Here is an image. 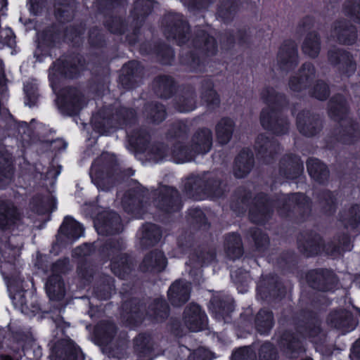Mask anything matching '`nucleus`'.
<instances>
[{"instance_id":"f257e3e1","label":"nucleus","mask_w":360,"mask_h":360,"mask_svg":"<svg viewBox=\"0 0 360 360\" xmlns=\"http://www.w3.org/2000/svg\"><path fill=\"white\" fill-rule=\"evenodd\" d=\"M231 210L245 214L248 207L250 221L257 225L266 224L273 217L276 208L281 218L301 224L309 219L312 211L311 199L302 192L274 194L260 191L252 198L250 190L238 187L230 198Z\"/></svg>"},{"instance_id":"f03ea898","label":"nucleus","mask_w":360,"mask_h":360,"mask_svg":"<svg viewBox=\"0 0 360 360\" xmlns=\"http://www.w3.org/2000/svg\"><path fill=\"white\" fill-rule=\"evenodd\" d=\"M290 323L295 332L285 329L280 332L276 344L280 352L285 356L297 358L305 352L302 338H316L322 331V321L319 312L308 308H302L294 312L290 317Z\"/></svg>"},{"instance_id":"7ed1b4c3","label":"nucleus","mask_w":360,"mask_h":360,"mask_svg":"<svg viewBox=\"0 0 360 360\" xmlns=\"http://www.w3.org/2000/svg\"><path fill=\"white\" fill-rule=\"evenodd\" d=\"M101 64V55L89 51L85 55L77 51H68L54 60L49 68V82L52 91L61 86L62 80L79 78L88 67H98Z\"/></svg>"},{"instance_id":"20e7f679","label":"nucleus","mask_w":360,"mask_h":360,"mask_svg":"<svg viewBox=\"0 0 360 360\" xmlns=\"http://www.w3.org/2000/svg\"><path fill=\"white\" fill-rule=\"evenodd\" d=\"M170 308L164 297H155L148 304L144 298L131 297L121 304V318L127 326H141L145 321L162 323L169 317Z\"/></svg>"},{"instance_id":"39448f33","label":"nucleus","mask_w":360,"mask_h":360,"mask_svg":"<svg viewBox=\"0 0 360 360\" xmlns=\"http://www.w3.org/2000/svg\"><path fill=\"white\" fill-rule=\"evenodd\" d=\"M328 115L338 124L331 129L326 137L327 145L330 141L345 146H353L360 140L359 124L353 120L346 124L344 121L349 113V106L345 97L341 94H335L328 103Z\"/></svg>"},{"instance_id":"423d86ee","label":"nucleus","mask_w":360,"mask_h":360,"mask_svg":"<svg viewBox=\"0 0 360 360\" xmlns=\"http://www.w3.org/2000/svg\"><path fill=\"white\" fill-rule=\"evenodd\" d=\"M261 98L268 105L260 112L259 121L262 128L276 136L287 134L290 122L281 112L288 103L285 94L276 91L272 86H266L262 89Z\"/></svg>"},{"instance_id":"0eeeda50","label":"nucleus","mask_w":360,"mask_h":360,"mask_svg":"<svg viewBox=\"0 0 360 360\" xmlns=\"http://www.w3.org/2000/svg\"><path fill=\"white\" fill-rule=\"evenodd\" d=\"M91 122L96 131L104 134L110 129L134 126L137 122V113L132 108L123 105H104L94 115Z\"/></svg>"},{"instance_id":"6e6552de","label":"nucleus","mask_w":360,"mask_h":360,"mask_svg":"<svg viewBox=\"0 0 360 360\" xmlns=\"http://www.w3.org/2000/svg\"><path fill=\"white\" fill-rule=\"evenodd\" d=\"M153 203L158 211L162 214L160 221L169 222L174 214L181 211L184 207L182 197L178 189L172 186L165 185L154 194Z\"/></svg>"},{"instance_id":"1a4fd4ad","label":"nucleus","mask_w":360,"mask_h":360,"mask_svg":"<svg viewBox=\"0 0 360 360\" xmlns=\"http://www.w3.org/2000/svg\"><path fill=\"white\" fill-rule=\"evenodd\" d=\"M53 92L56 96L58 109L63 115L73 117L79 114L85 104V100L84 94L78 87L60 86Z\"/></svg>"},{"instance_id":"9d476101","label":"nucleus","mask_w":360,"mask_h":360,"mask_svg":"<svg viewBox=\"0 0 360 360\" xmlns=\"http://www.w3.org/2000/svg\"><path fill=\"white\" fill-rule=\"evenodd\" d=\"M162 26L167 39L174 41L178 46L188 42L191 25L183 14L173 12L165 14L162 20Z\"/></svg>"},{"instance_id":"9b49d317","label":"nucleus","mask_w":360,"mask_h":360,"mask_svg":"<svg viewBox=\"0 0 360 360\" xmlns=\"http://www.w3.org/2000/svg\"><path fill=\"white\" fill-rule=\"evenodd\" d=\"M257 295L267 302L278 303L282 301L287 294V289L280 277L275 274L262 276L257 284Z\"/></svg>"},{"instance_id":"f8f14e48","label":"nucleus","mask_w":360,"mask_h":360,"mask_svg":"<svg viewBox=\"0 0 360 360\" xmlns=\"http://www.w3.org/2000/svg\"><path fill=\"white\" fill-rule=\"evenodd\" d=\"M305 279L309 288L323 292H334L338 283V278L333 270L327 268L309 270L305 274Z\"/></svg>"},{"instance_id":"ddd939ff","label":"nucleus","mask_w":360,"mask_h":360,"mask_svg":"<svg viewBox=\"0 0 360 360\" xmlns=\"http://www.w3.org/2000/svg\"><path fill=\"white\" fill-rule=\"evenodd\" d=\"M297 247L300 253L306 258L316 257L325 250L323 237L313 230L300 233L297 238Z\"/></svg>"},{"instance_id":"4468645a","label":"nucleus","mask_w":360,"mask_h":360,"mask_svg":"<svg viewBox=\"0 0 360 360\" xmlns=\"http://www.w3.org/2000/svg\"><path fill=\"white\" fill-rule=\"evenodd\" d=\"M63 44L62 26L59 23L52 22L38 33L37 49L46 56H49L52 50L60 48Z\"/></svg>"},{"instance_id":"2eb2a0df","label":"nucleus","mask_w":360,"mask_h":360,"mask_svg":"<svg viewBox=\"0 0 360 360\" xmlns=\"http://www.w3.org/2000/svg\"><path fill=\"white\" fill-rule=\"evenodd\" d=\"M144 75V67L137 60H130L122 67L118 79V86L125 91L136 89Z\"/></svg>"},{"instance_id":"dca6fc26","label":"nucleus","mask_w":360,"mask_h":360,"mask_svg":"<svg viewBox=\"0 0 360 360\" xmlns=\"http://www.w3.org/2000/svg\"><path fill=\"white\" fill-rule=\"evenodd\" d=\"M119 173V165L116 160H112L104 166L95 168L90 176L92 183L99 191H108L115 186Z\"/></svg>"},{"instance_id":"f3484780","label":"nucleus","mask_w":360,"mask_h":360,"mask_svg":"<svg viewBox=\"0 0 360 360\" xmlns=\"http://www.w3.org/2000/svg\"><path fill=\"white\" fill-rule=\"evenodd\" d=\"M327 57L329 63L337 68L342 75L349 77L355 72L356 63L349 51L333 47L328 51Z\"/></svg>"},{"instance_id":"a211bd4d","label":"nucleus","mask_w":360,"mask_h":360,"mask_svg":"<svg viewBox=\"0 0 360 360\" xmlns=\"http://www.w3.org/2000/svg\"><path fill=\"white\" fill-rule=\"evenodd\" d=\"M94 226L98 233L101 236L118 234L123 229L120 216L113 210L99 212L94 220Z\"/></svg>"},{"instance_id":"6ab92c4d","label":"nucleus","mask_w":360,"mask_h":360,"mask_svg":"<svg viewBox=\"0 0 360 360\" xmlns=\"http://www.w3.org/2000/svg\"><path fill=\"white\" fill-rule=\"evenodd\" d=\"M148 200V189L135 187L129 189L124 195L122 206L124 211L131 214H141L145 212Z\"/></svg>"},{"instance_id":"aec40b11","label":"nucleus","mask_w":360,"mask_h":360,"mask_svg":"<svg viewBox=\"0 0 360 360\" xmlns=\"http://www.w3.org/2000/svg\"><path fill=\"white\" fill-rule=\"evenodd\" d=\"M296 125L299 132L309 138L319 134L323 127L320 115L309 110H302L297 113Z\"/></svg>"},{"instance_id":"412c9836","label":"nucleus","mask_w":360,"mask_h":360,"mask_svg":"<svg viewBox=\"0 0 360 360\" xmlns=\"http://www.w3.org/2000/svg\"><path fill=\"white\" fill-rule=\"evenodd\" d=\"M276 58L280 70L288 71L295 69L299 63L298 46L295 41L285 39L278 48Z\"/></svg>"},{"instance_id":"4be33fe9","label":"nucleus","mask_w":360,"mask_h":360,"mask_svg":"<svg viewBox=\"0 0 360 360\" xmlns=\"http://www.w3.org/2000/svg\"><path fill=\"white\" fill-rule=\"evenodd\" d=\"M255 149L259 159L265 164H270L279 153L281 144L274 137L260 134L255 140Z\"/></svg>"},{"instance_id":"5701e85b","label":"nucleus","mask_w":360,"mask_h":360,"mask_svg":"<svg viewBox=\"0 0 360 360\" xmlns=\"http://www.w3.org/2000/svg\"><path fill=\"white\" fill-rule=\"evenodd\" d=\"M234 300L224 294L218 293L214 295L210 301V311L219 321L229 322V319H231V313L234 311Z\"/></svg>"},{"instance_id":"b1692460","label":"nucleus","mask_w":360,"mask_h":360,"mask_svg":"<svg viewBox=\"0 0 360 360\" xmlns=\"http://www.w3.org/2000/svg\"><path fill=\"white\" fill-rule=\"evenodd\" d=\"M21 219V213L14 201L0 198V230L3 232L15 228Z\"/></svg>"},{"instance_id":"393cba45","label":"nucleus","mask_w":360,"mask_h":360,"mask_svg":"<svg viewBox=\"0 0 360 360\" xmlns=\"http://www.w3.org/2000/svg\"><path fill=\"white\" fill-rule=\"evenodd\" d=\"M186 326L192 332H199L207 328L208 319L202 307L196 303H190L183 313Z\"/></svg>"},{"instance_id":"a878e982","label":"nucleus","mask_w":360,"mask_h":360,"mask_svg":"<svg viewBox=\"0 0 360 360\" xmlns=\"http://www.w3.org/2000/svg\"><path fill=\"white\" fill-rule=\"evenodd\" d=\"M197 94L191 84H183L180 86L173 98L174 109L181 113L193 111L197 108Z\"/></svg>"},{"instance_id":"bb28decb","label":"nucleus","mask_w":360,"mask_h":360,"mask_svg":"<svg viewBox=\"0 0 360 360\" xmlns=\"http://www.w3.org/2000/svg\"><path fill=\"white\" fill-rule=\"evenodd\" d=\"M279 174L288 180H297L304 173V164L301 158L295 153H286L278 163Z\"/></svg>"},{"instance_id":"cd10ccee","label":"nucleus","mask_w":360,"mask_h":360,"mask_svg":"<svg viewBox=\"0 0 360 360\" xmlns=\"http://www.w3.org/2000/svg\"><path fill=\"white\" fill-rule=\"evenodd\" d=\"M51 360H83L81 348L72 340H60L51 348Z\"/></svg>"},{"instance_id":"c85d7f7f","label":"nucleus","mask_w":360,"mask_h":360,"mask_svg":"<svg viewBox=\"0 0 360 360\" xmlns=\"http://www.w3.org/2000/svg\"><path fill=\"white\" fill-rule=\"evenodd\" d=\"M110 266L115 276L126 280L135 269L136 259L131 253L120 252L111 258Z\"/></svg>"},{"instance_id":"c756f323","label":"nucleus","mask_w":360,"mask_h":360,"mask_svg":"<svg viewBox=\"0 0 360 360\" xmlns=\"http://www.w3.org/2000/svg\"><path fill=\"white\" fill-rule=\"evenodd\" d=\"M316 74V69L311 63H303L295 75L289 79L288 85L291 91L300 93L307 89L311 84Z\"/></svg>"},{"instance_id":"7c9ffc66","label":"nucleus","mask_w":360,"mask_h":360,"mask_svg":"<svg viewBox=\"0 0 360 360\" xmlns=\"http://www.w3.org/2000/svg\"><path fill=\"white\" fill-rule=\"evenodd\" d=\"M192 44L205 57L215 56L218 53L216 38L203 29L198 28L195 30Z\"/></svg>"},{"instance_id":"2f4dec72","label":"nucleus","mask_w":360,"mask_h":360,"mask_svg":"<svg viewBox=\"0 0 360 360\" xmlns=\"http://www.w3.org/2000/svg\"><path fill=\"white\" fill-rule=\"evenodd\" d=\"M332 36L342 45H353L357 39V28L345 19L338 20L333 23Z\"/></svg>"},{"instance_id":"473e14b6","label":"nucleus","mask_w":360,"mask_h":360,"mask_svg":"<svg viewBox=\"0 0 360 360\" xmlns=\"http://www.w3.org/2000/svg\"><path fill=\"white\" fill-rule=\"evenodd\" d=\"M167 264L165 253L154 249L146 253L139 264V270L143 273L159 274L162 272Z\"/></svg>"},{"instance_id":"72a5a7b5","label":"nucleus","mask_w":360,"mask_h":360,"mask_svg":"<svg viewBox=\"0 0 360 360\" xmlns=\"http://www.w3.org/2000/svg\"><path fill=\"white\" fill-rule=\"evenodd\" d=\"M229 192V186L226 180L217 174L205 176L204 198L224 199Z\"/></svg>"},{"instance_id":"f704fd0d","label":"nucleus","mask_w":360,"mask_h":360,"mask_svg":"<svg viewBox=\"0 0 360 360\" xmlns=\"http://www.w3.org/2000/svg\"><path fill=\"white\" fill-rule=\"evenodd\" d=\"M95 243H96V252L104 261L111 262L112 257L127 249L126 242L122 238L97 240Z\"/></svg>"},{"instance_id":"c9c22d12","label":"nucleus","mask_w":360,"mask_h":360,"mask_svg":"<svg viewBox=\"0 0 360 360\" xmlns=\"http://www.w3.org/2000/svg\"><path fill=\"white\" fill-rule=\"evenodd\" d=\"M189 143L196 157L208 153L213 143L212 131L207 127L198 129L192 135Z\"/></svg>"},{"instance_id":"e433bc0d","label":"nucleus","mask_w":360,"mask_h":360,"mask_svg":"<svg viewBox=\"0 0 360 360\" xmlns=\"http://www.w3.org/2000/svg\"><path fill=\"white\" fill-rule=\"evenodd\" d=\"M338 192L328 188H321L315 193V198L320 207L321 212L327 217L333 216L338 207Z\"/></svg>"},{"instance_id":"4c0bfd02","label":"nucleus","mask_w":360,"mask_h":360,"mask_svg":"<svg viewBox=\"0 0 360 360\" xmlns=\"http://www.w3.org/2000/svg\"><path fill=\"white\" fill-rule=\"evenodd\" d=\"M179 85L174 77L168 75H160L153 79V91L162 99L173 98L178 91Z\"/></svg>"},{"instance_id":"58836bf2","label":"nucleus","mask_w":360,"mask_h":360,"mask_svg":"<svg viewBox=\"0 0 360 360\" xmlns=\"http://www.w3.org/2000/svg\"><path fill=\"white\" fill-rule=\"evenodd\" d=\"M191 295V287L183 279L174 281L167 290V298L173 307H181L186 303Z\"/></svg>"},{"instance_id":"ea45409f","label":"nucleus","mask_w":360,"mask_h":360,"mask_svg":"<svg viewBox=\"0 0 360 360\" xmlns=\"http://www.w3.org/2000/svg\"><path fill=\"white\" fill-rule=\"evenodd\" d=\"M327 322L330 327L344 332H349L356 326L352 314L346 309L330 311L327 317Z\"/></svg>"},{"instance_id":"a19ab883","label":"nucleus","mask_w":360,"mask_h":360,"mask_svg":"<svg viewBox=\"0 0 360 360\" xmlns=\"http://www.w3.org/2000/svg\"><path fill=\"white\" fill-rule=\"evenodd\" d=\"M151 136L146 128L140 127L133 129L127 135V141L131 150L136 153H144L148 150Z\"/></svg>"},{"instance_id":"79ce46f5","label":"nucleus","mask_w":360,"mask_h":360,"mask_svg":"<svg viewBox=\"0 0 360 360\" xmlns=\"http://www.w3.org/2000/svg\"><path fill=\"white\" fill-rule=\"evenodd\" d=\"M217 258L215 248L207 243H202L195 247L189 255L191 263L195 266H208Z\"/></svg>"},{"instance_id":"37998d69","label":"nucleus","mask_w":360,"mask_h":360,"mask_svg":"<svg viewBox=\"0 0 360 360\" xmlns=\"http://www.w3.org/2000/svg\"><path fill=\"white\" fill-rule=\"evenodd\" d=\"M307 169L311 179L319 185H327L330 178L328 165L316 158L307 160Z\"/></svg>"},{"instance_id":"c03bdc74","label":"nucleus","mask_w":360,"mask_h":360,"mask_svg":"<svg viewBox=\"0 0 360 360\" xmlns=\"http://www.w3.org/2000/svg\"><path fill=\"white\" fill-rule=\"evenodd\" d=\"M224 249L229 260L236 261L244 255V246L241 236L237 232H230L225 235Z\"/></svg>"},{"instance_id":"a18cd8bd","label":"nucleus","mask_w":360,"mask_h":360,"mask_svg":"<svg viewBox=\"0 0 360 360\" xmlns=\"http://www.w3.org/2000/svg\"><path fill=\"white\" fill-rule=\"evenodd\" d=\"M255 165L253 153L249 148H243L236 157L233 171L236 177L245 178L252 171Z\"/></svg>"},{"instance_id":"49530a36","label":"nucleus","mask_w":360,"mask_h":360,"mask_svg":"<svg viewBox=\"0 0 360 360\" xmlns=\"http://www.w3.org/2000/svg\"><path fill=\"white\" fill-rule=\"evenodd\" d=\"M140 245L142 249H148L156 245L162 238V229L160 226L146 222L141 226Z\"/></svg>"},{"instance_id":"de8ad7c7","label":"nucleus","mask_w":360,"mask_h":360,"mask_svg":"<svg viewBox=\"0 0 360 360\" xmlns=\"http://www.w3.org/2000/svg\"><path fill=\"white\" fill-rule=\"evenodd\" d=\"M275 326L273 311L266 307L261 308L255 316V330L262 336H269Z\"/></svg>"},{"instance_id":"09e8293b","label":"nucleus","mask_w":360,"mask_h":360,"mask_svg":"<svg viewBox=\"0 0 360 360\" xmlns=\"http://www.w3.org/2000/svg\"><path fill=\"white\" fill-rule=\"evenodd\" d=\"M200 98L209 110H216L221 103L220 96L214 89L211 78H205L200 83Z\"/></svg>"},{"instance_id":"8fccbe9b","label":"nucleus","mask_w":360,"mask_h":360,"mask_svg":"<svg viewBox=\"0 0 360 360\" xmlns=\"http://www.w3.org/2000/svg\"><path fill=\"white\" fill-rule=\"evenodd\" d=\"M76 0H53V15L59 22H70L75 16Z\"/></svg>"},{"instance_id":"3c124183","label":"nucleus","mask_w":360,"mask_h":360,"mask_svg":"<svg viewBox=\"0 0 360 360\" xmlns=\"http://www.w3.org/2000/svg\"><path fill=\"white\" fill-rule=\"evenodd\" d=\"M86 24L83 22L73 23L62 27L63 43L71 45L72 47H79L83 41L86 32Z\"/></svg>"},{"instance_id":"603ef678","label":"nucleus","mask_w":360,"mask_h":360,"mask_svg":"<svg viewBox=\"0 0 360 360\" xmlns=\"http://www.w3.org/2000/svg\"><path fill=\"white\" fill-rule=\"evenodd\" d=\"M255 316L251 307L244 309L240 314L233 323L235 330L239 337L245 338L252 333L255 329Z\"/></svg>"},{"instance_id":"864d4df0","label":"nucleus","mask_w":360,"mask_h":360,"mask_svg":"<svg viewBox=\"0 0 360 360\" xmlns=\"http://www.w3.org/2000/svg\"><path fill=\"white\" fill-rule=\"evenodd\" d=\"M143 115L147 122L159 124L166 119L167 113L165 105L158 101H150L144 104Z\"/></svg>"},{"instance_id":"5fc2aeb1","label":"nucleus","mask_w":360,"mask_h":360,"mask_svg":"<svg viewBox=\"0 0 360 360\" xmlns=\"http://www.w3.org/2000/svg\"><path fill=\"white\" fill-rule=\"evenodd\" d=\"M236 122L229 117H221L215 125V135L221 146L228 144L233 137Z\"/></svg>"},{"instance_id":"6e6d98bb","label":"nucleus","mask_w":360,"mask_h":360,"mask_svg":"<svg viewBox=\"0 0 360 360\" xmlns=\"http://www.w3.org/2000/svg\"><path fill=\"white\" fill-rule=\"evenodd\" d=\"M46 292L51 301H60L65 295V285L61 275H50L45 284Z\"/></svg>"},{"instance_id":"4d7b16f0","label":"nucleus","mask_w":360,"mask_h":360,"mask_svg":"<svg viewBox=\"0 0 360 360\" xmlns=\"http://www.w3.org/2000/svg\"><path fill=\"white\" fill-rule=\"evenodd\" d=\"M115 324L109 321H103L97 323L94 328V336L100 345L110 343L117 333Z\"/></svg>"},{"instance_id":"13d9d810","label":"nucleus","mask_w":360,"mask_h":360,"mask_svg":"<svg viewBox=\"0 0 360 360\" xmlns=\"http://www.w3.org/2000/svg\"><path fill=\"white\" fill-rule=\"evenodd\" d=\"M15 167L11 155L0 151V190L6 189L13 178Z\"/></svg>"},{"instance_id":"bf43d9fd","label":"nucleus","mask_w":360,"mask_h":360,"mask_svg":"<svg viewBox=\"0 0 360 360\" xmlns=\"http://www.w3.org/2000/svg\"><path fill=\"white\" fill-rule=\"evenodd\" d=\"M170 152L173 162L176 164L191 162L196 158L191 145L181 141H176L172 144Z\"/></svg>"},{"instance_id":"052dcab7","label":"nucleus","mask_w":360,"mask_h":360,"mask_svg":"<svg viewBox=\"0 0 360 360\" xmlns=\"http://www.w3.org/2000/svg\"><path fill=\"white\" fill-rule=\"evenodd\" d=\"M134 350L139 358L150 357L154 352V342L150 334L141 333L134 339Z\"/></svg>"},{"instance_id":"680f3d73","label":"nucleus","mask_w":360,"mask_h":360,"mask_svg":"<svg viewBox=\"0 0 360 360\" xmlns=\"http://www.w3.org/2000/svg\"><path fill=\"white\" fill-rule=\"evenodd\" d=\"M32 210L37 214H45L56 208V200L51 195L40 193L34 195L30 200Z\"/></svg>"},{"instance_id":"e2e57ef3","label":"nucleus","mask_w":360,"mask_h":360,"mask_svg":"<svg viewBox=\"0 0 360 360\" xmlns=\"http://www.w3.org/2000/svg\"><path fill=\"white\" fill-rule=\"evenodd\" d=\"M205 176L192 175L188 177L184 184L185 193L195 200L204 199Z\"/></svg>"},{"instance_id":"0e129e2a","label":"nucleus","mask_w":360,"mask_h":360,"mask_svg":"<svg viewBox=\"0 0 360 360\" xmlns=\"http://www.w3.org/2000/svg\"><path fill=\"white\" fill-rule=\"evenodd\" d=\"M58 233L68 239H78L84 233L83 226L72 216H65L58 229Z\"/></svg>"},{"instance_id":"69168bd1","label":"nucleus","mask_w":360,"mask_h":360,"mask_svg":"<svg viewBox=\"0 0 360 360\" xmlns=\"http://www.w3.org/2000/svg\"><path fill=\"white\" fill-rule=\"evenodd\" d=\"M321 48V37L318 32H309L302 45V50L304 54L311 58L319 56Z\"/></svg>"},{"instance_id":"338daca9","label":"nucleus","mask_w":360,"mask_h":360,"mask_svg":"<svg viewBox=\"0 0 360 360\" xmlns=\"http://www.w3.org/2000/svg\"><path fill=\"white\" fill-rule=\"evenodd\" d=\"M238 11L236 0H221L217 8V15L223 23L230 24Z\"/></svg>"},{"instance_id":"774afa93","label":"nucleus","mask_w":360,"mask_h":360,"mask_svg":"<svg viewBox=\"0 0 360 360\" xmlns=\"http://www.w3.org/2000/svg\"><path fill=\"white\" fill-rule=\"evenodd\" d=\"M248 235L254 243L255 250L259 252H266L270 244L269 235L258 227H251L248 231Z\"/></svg>"}]
</instances>
